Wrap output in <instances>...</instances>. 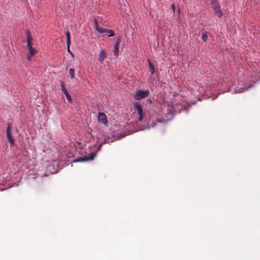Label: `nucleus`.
<instances>
[{"mask_svg": "<svg viewBox=\"0 0 260 260\" xmlns=\"http://www.w3.org/2000/svg\"><path fill=\"white\" fill-rule=\"evenodd\" d=\"M157 121H158V122H162V121H161V120H159V119H157Z\"/></svg>", "mask_w": 260, "mask_h": 260, "instance_id": "25", "label": "nucleus"}, {"mask_svg": "<svg viewBox=\"0 0 260 260\" xmlns=\"http://www.w3.org/2000/svg\"><path fill=\"white\" fill-rule=\"evenodd\" d=\"M26 40L28 49L32 48V44L31 43L32 37L29 32H27L26 33Z\"/></svg>", "mask_w": 260, "mask_h": 260, "instance_id": "8", "label": "nucleus"}, {"mask_svg": "<svg viewBox=\"0 0 260 260\" xmlns=\"http://www.w3.org/2000/svg\"><path fill=\"white\" fill-rule=\"evenodd\" d=\"M106 35L109 37H113L115 36L114 31L111 29H108L106 32Z\"/></svg>", "mask_w": 260, "mask_h": 260, "instance_id": "15", "label": "nucleus"}, {"mask_svg": "<svg viewBox=\"0 0 260 260\" xmlns=\"http://www.w3.org/2000/svg\"><path fill=\"white\" fill-rule=\"evenodd\" d=\"M149 61V70L151 72V74L152 75L154 74L155 72V69L154 65L151 63L150 60L148 59Z\"/></svg>", "mask_w": 260, "mask_h": 260, "instance_id": "11", "label": "nucleus"}, {"mask_svg": "<svg viewBox=\"0 0 260 260\" xmlns=\"http://www.w3.org/2000/svg\"><path fill=\"white\" fill-rule=\"evenodd\" d=\"M60 86L61 90L62 91V92H64L68 91L66 88V84L63 82L60 81Z\"/></svg>", "mask_w": 260, "mask_h": 260, "instance_id": "14", "label": "nucleus"}, {"mask_svg": "<svg viewBox=\"0 0 260 260\" xmlns=\"http://www.w3.org/2000/svg\"><path fill=\"white\" fill-rule=\"evenodd\" d=\"M214 10L215 14L218 17L221 18L223 15V13L221 10L220 6L213 9Z\"/></svg>", "mask_w": 260, "mask_h": 260, "instance_id": "9", "label": "nucleus"}, {"mask_svg": "<svg viewBox=\"0 0 260 260\" xmlns=\"http://www.w3.org/2000/svg\"><path fill=\"white\" fill-rule=\"evenodd\" d=\"M149 93V90H137L134 93V98L137 100H140L147 98Z\"/></svg>", "mask_w": 260, "mask_h": 260, "instance_id": "1", "label": "nucleus"}, {"mask_svg": "<svg viewBox=\"0 0 260 260\" xmlns=\"http://www.w3.org/2000/svg\"><path fill=\"white\" fill-rule=\"evenodd\" d=\"M211 2V7L213 9H214L215 8H217L219 6H220L218 2L217 1V0H209Z\"/></svg>", "mask_w": 260, "mask_h": 260, "instance_id": "12", "label": "nucleus"}, {"mask_svg": "<svg viewBox=\"0 0 260 260\" xmlns=\"http://www.w3.org/2000/svg\"><path fill=\"white\" fill-rule=\"evenodd\" d=\"M156 124L155 122H153L150 126L148 127V128H150V127H154L155 125Z\"/></svg>", "mask_w": 260, "mask_h": 260, "instance_id": "23", "label": "nucleus"}, {"mask_svg": "<svg viewBox=\"0 0 260 260\" xmlns=\"http://www.w3.org/2000/svg\"><path fill=\"white\" fill-rule=\"evenodd\" d=\"M6 136L7 139L11 144V145H13L15 144V140L12 136V126L10 123L8 124L6 129Z\"/></svg>", "mask_w": 260, "mask_h": 260, "instance_id": "2", "label": "nucleus"}, {"mask_svg": "<svg viewBox=\"0 0 260 260\" xmlns=\"http://www.w3.org/2000/svg\"><path fill=\"white\" fill-rule=\"evenodd\" d=\"M69 73L70 77L72 79L74 78L75 77V70L73 68H71L69 70Z\"/></svg>", "mask_w": 260, "mask_h": 260, "instance_id": "18", "label": "nucleus"}, {"mask_svg": "<svg viewBox=\"0 0 260 260\" xmlns=\"http://www.w3.org/2000/svg\"><path fill=\"white\" fill-rule=\"evenodd\" d=\"M70 54H71V55L72 56H74L73 54L71 52H70Z\"/></svg>", "mask_w": 260, "mask_h": 260, "instance_id": "26", "label": "nucleus"}, {"mask_svg": "<svg viewBox=\"0 0 260 260\" xmlns=\"http://www.w3.org/2000/svg\"><path fill=\"white\" fill-rule=\"evenodd\" d=\"M66 37H67V44H71V38H70V33L69 31H67L66 32Z\"/></svg>", "mask_w": 260, "mask_h": 260, "instance_id": "16", "label": "nucleus"}, {"mask_svg": "<svg viewBox=\"0 0 260 260\" xmlns=\"http://www.w3.org/2000/svg\"><path fill=\"white\" fill-rule=\"evenodd\" d=\"M95 30L96 32L102 36L106 35V32L108 31V29L103 28L102 27L99 26L97 23L95 26Z\"/></svg>", "mask_w": 260, "mask_h": 260, "instance_id": "6", "label": "nucleus"}, {"mask_svg": "<svg viewBox=\"0 0 260 260\" xmlns=\"http://www.w3.org/2000/svg\"><path fill=\"white\" fill-rule=\"evenodd\" d=\"M106 57V52L104 50H102L100 52L99 60L100 62L103 63L104 60Z\"/></svg>", "mask_w": 260, "mask_h": 260, "instance_id": "10", "label": "nucleus"}, {"mask_svg": "<svg viewBox=\"0 0 260 260\" xmlns=\"http://www.w3.org/2000/svg\"><path fill=\"white\" fill-rule=\"evenodd\" d=\"M121 39L120 37H118L116 39V42L114 45V47H116L117 48H119V46H120V44L121 43Z\"/></svg>", "mask_w": 260, "mask_h": 260, "instance_id": "17", "label": "nucleus"}, {"mask_svg": "<svg viewBox=\"0 0 260 260\" xmlns=\"http://www.w3.org/2000/svg\"><path fill=\"white\" fill-rule=\"evenodd\" d=\"M63 93H64V95H65V96H66L67 99H69V98L70 96H71L70 94H69V92H68V91H67L66 92H64Z\"/></svg>", "mask_w": 260, "mask_h": 260, "instance_id": "20", "label": "nucleus"}, {"mask_svg": "<svg viewBox=\"0 0 260 260\" xmlns=\"http://www.w3.org/2000/svg\"><path fill=\"white\" fill-rule=\"evenodd\" d=\"M119 48L114 47L113 54L115 57H117L118 55Z\"/></svg>", "mask_w": 260, "mask_h": 260, "instance_id": "19", "label": "nucleus"}, {"mask_svg": "<svg viewBox=\"0 0 260 260\" xmlns=\"http://www.w3.org/2000/svg\"><path fill=\"white\" fill-rule=\"evenodd\" d=\"M67 100H68V102H69V103H72V98H71V96H70V97L69 98V99H67Z\"/></svg>", "mask_w": 260, "mask_h": 260, "instance_id": "24", "label": "nucleus"}, {"mask_svg": "<svg viewBox=\"0 0 260 260\" xmlns=\"http://www.w3.org/2000/svg\"><path fill=\"white\" fill-rule=\"evenodd\" d=\"M67 51L68 52L70 53V52H71L70 49V47L71 44H69V45L67 44Z\"/></svg>", "mask_w": 260, "mask_h": 260, "instance_id": "22", "label": "nucleus"}, {"mask_svg": "<svg viewBox=\"0 0 260 260\" xmlns=\"http://www.w3.org/2000/svg\"><path fill=\"white\" fill-rule=\"evenodd\" d=\"M98 121L100 123H102L104 124H107L108 120L107 119L106 115L102 112L99 113L98 114Z\"/></svg>", "mask_w": 260, "mask_h": 260, "instance_id": "5", "label": "nucleus"}, {"mask_svg": "<svg viewBox=\"0 0 260 260\" xmlns=\"http://www.w3.org/2000/svg\"><path fill=\"white\" fill-rule=\"evenodd\" d=\"M28 49V52L27 54V58L28 60H30L32 57L37 53V51L34 48H30Z\"/></svg>", "mask_w": 260, "mask_h": 260, "instance_id": "7", "label": "nucleus"}, {"mask_svg": "<svg viewBox=\"0 0 260 260\" xmlns=\"http://www.w3.org/2000/svg\"><path fill=\"white\" fill-rule=\"evenodd\" d=\"M134 109L137 111L139 115V120L141 121L143 119V110L142 106L139 103H135L134 105Z\"/></svg>", "mask_w": 260, "mask_h": 260, "instance_id": "3", "label": "nucleus"}, {"mask_svg": "<svg viewBox=\"0 0 260 260\" xmlns=\"http://www.w3.org/2000/svg\"><path fill=\"white\" fill-rule=\"evenodd\" d=\"M172 10L173 11L174 13H175V10H176V7H175V4L172 5Z\"/></svg>", "mask_w": 260, "mask_h": 260, "instance_id": "21", "label": "nucleus"}, {"mask_svg": "<svg viewBox=\"0 0 260 260\" xmlns=\"http://www.w3.org/2000/svg\"><path fill=\"white\" fill-rule=\"evenodd\" d=\"M96 154L94 153H92L90 154L89 157L85 156V157H81L77 159H74V161L75 162H84L89 160H92L94 157L95 156Z\"/></svg>", "mask_w": 260, "mask_h": 260, "instance_id": "4", "label": "nucleus"}, {"mask_svg": "<svg viewBox=\"0 0 260 260\" xmlns=\"http://www.w3.org/2000/svg\"><path fill=\"white\" fill-rule=\"evenodd\" d=\"M202 38L204 42H207L208 39V33L206 31L203 32Z\"/></svg>", "mask_w": 260, "mask_h": 260, "instance_id": "13", "label": "nucleus"}]
</instances>
